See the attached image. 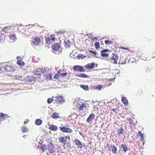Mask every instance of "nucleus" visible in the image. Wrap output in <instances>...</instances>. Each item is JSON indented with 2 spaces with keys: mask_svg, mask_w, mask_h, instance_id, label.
I'll list each match as a JSON object with an SVG mask.
<instances>
[{
  "mask_svg": "<svg viewBox=\"0 0 155 155\" xmlns=\"http://www.w3.org/2000/svg\"><path fill=\"white\" fill-rule=\"evenodd\" d=\"M120 48L122 49L126 50H127L129 51V49L128 48H127V47L125 48V47H121Z\"/></svg>",
  "mask_w": 155,
  "mask_h": 155,
  "instance_id": "de8ad7c7",
  "label": "nucleus"
},
{
  "mask_svg": "<svg viewBox=\"0 0 155 155\" xmlns=\"http://www.w3.org/2000/svg\"><path fill=\"white\" fill-rule=\"evenodd\" d=\"M101 87L99 89H98L99 90H100L101 89Z\"/></svg>",
  "mask_w": 155,
  "mask_h": 155,
  "instance_id": "6e6d98bb",
  "label": "nucleus"
},
{
  "mask_svg": "<svg viewBox=\"0 0 155 155\" xmlns=\"http://www.w3.org/2000/svg\"><path fill=\"white\" fill-rule=\"evenodd\" d=\"M45 76L47 77V78L52 79L51 74H45Z\"/></svg>",
  "mask_w": 155,
  "mask_h": 155,
  "instance_id": "58836bf2",
  "label": "nucleus"
},
{
  "mask_svg": "<svg viewBox=\"0 0 155 155\" xmlns=\"http://www.w3.org/2000/svg\"><path fill=\"white\" fill-rule=\"evenodd\" d=\"M52 52L54 54H59L62 52V48L58 43L54 44L52 47Z\"/></svg>",
  "mask_w": 155,
  "mask_h": 155,
  "instance_id": "f257e3e1",
  "label": "nucleus"
},
{
  "mask_svg": "<svg viewBox=\"0 0 155 155\" xmlns=\"http://www.w3.org/2000/svg\"><path fill=\"white\" fill-rule=\"evenodd\" d=\"M81 57L82 58H85L86 57V56L83 55V54H81Z\"/></svg>",
  "mask_w": 155,
  "mask_h": 155,
  "instance_id": "8fccbe9b",
  "label": "nucleus"
},
{
  "mask_svg": "<svg viewBox=\"0 0 155 155\" xmlns=\"http://www.w3.org/2000/svg\"><path fill=\"white\" fill-rule=\"evenodd\" d=\"M73 142L75 146L80 148H82L84 146V144L83 145L82 143L79 140L76 138L75 139Z\"/></svg>",
  "mask_w": 155,
  "mask_h": 155,
  "instance_id": "6e6552de",
  "label": "nucleus"
},
{
  "mask_svg": "<svg viewBox=\"0 0 155 155\" xmlns=\"http://www.w3.org/2000/svg\"><path fill=\"white\" fill-rule=\"evenodd\" d=\"M65 32V31L64 30L62 31L61 30V31H59L58 32H57L58 35H63L64 34Z\"/></svg>",
  "mask_w": 155,
  "mask_h": 155,
  "instance_id": "a19ab883",
  "label": "nucleus"
},
{
  "mask_svg": "<svg viewBox=\"0 0 155 155\" xmlns=\"http://www.w3.org/2000/svg\"><path fill=\"white\" fill-rule=\"evenodd\" d=\"M58 127L54 125H50L49 126V129L52 131H56L58 129Z\"/></svg>",
  "mask_w": 155,
  "mask_h": 155,
  "instance_id": "aec40b11",
  "label": "nucleus"
},
{
  "mask_svg": "<svg viewBox=\"0 0 155 155\" xmlns=\"http://www.w3.org/2000/svg\"><path fill=\"white\" fill-rule=\"evenodd\" d=\"M104 42L105 44L107 45L112 44L113 43V41H109L108 40L105 41Z\"/></svg>",
  "mask_w": 155,
  "mask_h": 155,
  "instance_id": "4c0bfd02",
  "label": "nucleus"
},
{
  "mask_svg": "<svg viewBox=\"0 0 155 155\" xmlns=\"http://www.w3.org/2000/svg\"><path fill=\"white\" fill-rule=\"evenodd\" d=\"M110 108V110H111V108Z\"/></svg>",
  "mask_w": 155,
  "mask_h": 155,
  "instance_id": "052dcab7",
  "label": "nucleus"
},
{
  "mask_svg": "<svg viewBox=\"0 0 155 155\" xmlns=\"http://www.w3.org/2000/svg\"><path fill=\"white\" fill-rule=\"evenodd\" d=\"M86 107V104L84 103H83L81 104L79 107L78 109L80 110H83V109Z\"/></svg>",
  "mask_w": 155,
  "mask_h": 155,
  "instance_id": "c85d7f7f",
  "label": "nucleus"
},
{
  "mask_svg": "<svg viewBox=\"0 0 155 155\" xmlns=\"http://www.w3.org/2000/svg\"><path fill=\"white\" fill-rule=\"evenodd\" d=\"M58 74L60 75V77H62L67 75V73L64 69L59 70L58 71Z\"/></svg>",
  "mask_w": 155,
  "mask_h": 155,
  "instance_id": "f3484780",
  "label": "nucleus"
},
{
  "mask_svg": "<svg viewBox=\"0 0 155 155\" xmlns=\"http://www.w3.org/2000/svg\"><path fill=\"white\" fill-rule=\"evenodd\" d=\"M109 52L108 49H104L101 51V54L103 57H108L109 54L107 52Z\"/></svg>",
  "mask_w": 155,
  "mask_h": 155,
  "instance_id": "1a4fd4ad",
  "label": "nucleus"
},
{
  "mask_svg": "<svg viewBox=\"0 0 155 155\" xmlns=\"http://www.w3.org/2000/svg\"><path fill=\"white\" fill-rule=\"evenodd\" d=\"M112 110L113 111V112H115L116 111V109L113 108L112 109Z\"/></svg>",
  "mask_w": 155,
  "mask_h": 155,
  "instance_id": "3c124183",
  "label": "nucleus"
},
{
  "mask_svg": "<svg viewBox=\"0 0 155 155\" xmlns=\"http://www.w3.org/2000/svg\"><path fill=\"white\" fill-rule=\"evenodd\" d=\"M54 99L52 98H49L47 100V102L48 104H51L53 101Z\"/></svg>",
  "mask_w": 155,
  "mask_h": 155,
  "instance_id": "c03bdc74",
  "label": "nucleus"
},
{
  "mask_svg": "<svg viewBox=\"0 0 155 155\" xmlns=\"http://www.w3.org/2000/svg\"><path fill=\"white\" fill-rule=\"evenodd\" d=\"M73 70L75 71H80V72H84L85 69L83 67L79 65H76L74 66L73 68Z\"/></svg>",
  "mask_w": 155,
  "mask_h": 155,
  "instance_id": "9d476101",
  "label": "nucleus"
},
{
  "mask_svg": "<svg viewBox=\"0 0 155 155\" xmlns=\"http://www.w3.org/2000/svg\"><path fill=\"white\" fill-rule=\"evenodd\" d=\"M103 42H102L101 43V44H103Z\"/></svg>",
  "mask_w": 155,
  "mask_h": 155,
  "instance_id": "bf43d9fd",
  "label": "nucleus"
},
{
  "mask_svg": "<svg viewBox=\"0 0 155 155\" xmlns=\"http://www.w3.org/2000/svg\"><path fill=\"white\" fill-rule=\"evenodd\" d=\"M33 78V77H30V78Z\"/></svg>",
  "mask_w": 155,
  "mask_h": 155,
  "instance_id": "13d9d810",
  "label": "nucleus"
},
{
  "mask_svg": "<svg viewBox=\"0 0 155 155\" xmlns=\"http://www.w3.org/2000/svg\"><path fill=\"white\" fill-rule=\"evenodd\" d=\"M21 129L22 132L23 133L27 132L28 131V128L25 126H22L21 127Z\"/></svg>",
  "mask_w": 155,
  "mask_h": 155,
  "instance_id": "c756f323",
  "label": "nucleus"
},
{
  "mask_svg": "<svg viewBox=\"0 0 155 155\" xmlns=\"http://www.w3.org/2000/svg\"><path fill=\"white\" fill-rule=\"evenodd\" d=\"M42 121L40 119H37L35 121V124L37 125H40L42 123Z\"/></svg>",
  "mask_w": 155,
  "mask_h": 155,
  "instance_id": "cd10ccee",
  "label": "nucleus"
},
{
  "mask_svg": "<svg viewBox=\"0 0 155 155\" xmlns=\"http://www.w3.org/2000/svg\"><path fill=\"white\" fill-rule=\"evenodd\" d=\"M54 103L61 104L64 103L65 101L62 96H57L55 97Z\"/></svg>",
  "mask_w": 155,
  "mask_h": 155,
  "instance_id": "20e7f679",
  "label": "nucleus"
},
{
  "mask_svg": "<svg viewBox=\"0 0 155 155\" xmlns=\"http://www.w3.org/2000/svg\"><path fill=\"white\" fill-rule=\"evenodd\" d=\"M48 150L49 153H52L55 152V148L54 144L52 143H49L48 146Z\"/></svg>",
  "mask_w": 155,
  "mask_h": 155,
  "instance_id": "39448f33",
  "label": "nucleus"
},
{
  "mask_svg": "<svg viewBox=\"0 0 155 155\" xmlns=\"http://www.w3.org/2000/svg\"><path fill=\"white\" fill-rule=\"evenodd\" d=\"M71 44V43L69 40H68L67 41H65L64 43V46L66 48H69Z\"/></svg>",
  "mask_w": 155,
  "mask_h": 155,
  "instance_id": "412c9836",
  "label": "nucleus"
},
{
  "mask_svg": "<svg viewBox=\"0 0 155 155\" xmlns=\"http://www.w3.org/2000/svg\"><path fill=\"white\" fill-rule=\"evenodd\" d=\"M81 87L85 91H88L89 90L88 87L87 85H81Z\"/></svg>",
  "mask_w": 155,
  "mask_h": 155,
  "instance_id": "f704fd0d",
  "label": "nucleus"
},
{
  "mask_svg": "<svg viewBox=\"0 0 155 155\" xmlns=\"http://www.w3.org/2000/svg\"><path fill=\"white\" fill-rule=\"evenodd\" d=\"M49 70L47 68H38L35 69L33 71V73L35 75H41L47 72L46 70Z\"/></svg>",
  "mask_w": 155,
  "mask_h": 155,
  "instance_id": "7ed1b4c3",
  "label": "nucleus"
},
{
  "mask_svg": "<svg viewBox=\"0 0 155 155\" xmlns=\"http://www.w3.org/2000/svg\"><path fill=\"white\" fill-rule=\"evenodd\" d=\"M100 43L98 42H96L94 43V46L96 49L99 48H100Z\"/></svg>",
  "mask_w": 155,
  "mask_h": 155,
  "instance_id": "e433bc0d",
  "label": "nucleus"
},
{
  "mask_svg": "<svg viewBox=\"0 0 155 155\" xmlns=\"http://www.w3.org/2000/svg\"><path fill=\"white\" fill-rule=\"evenodd\" d=\"M97 38L96 37H95L93 38L94 40H97Z\"/></svg>",
  "mask_w": 155,
  "mask_h": 155,
  "instance_id": "603ef678",
  "label": "nucleus"
},
{
  "mask_svg": "<svg viewBox=\"0 0 155 155\" xmlns=\"http://www.w3.org/2000/svg\"><path fill=\"white\" fill-rule=\"evenodd\" d=\"M40 149L43 152H45V150H46L47 149L46 146L45 144H43L41 147Z\"/></svg>",
  "mask_w": 155,
  "mask_h": 155,
  "instance_id": "473e14b6",
  "label": "nucleus"
},
{
  "mask_svg": "<svg viewBox=\"0 0 155 155\" xmlns=\"http://www.w3.org/2000/svg\"><path fill=\"white\" fill-rule=\"evenodd\" d=\"M59 77H60V75L59 74H58V72L57 74H56L54 77V78L55 79H59Z\"/></svg>",
  "mask_w": 155,
  "mask_h": 155,
  "instance_id": "37998d69",
  "label": "nucleus"
},
{
  "mask_svg": "<svg viewBox=\"0 0 155 155\" xmlns=\"http://www.w3.org/2000/svg\"><path fill=\"white\" fill-rule=\"evenodd\" d=\"M59 142L65 145V143H66V139H65L64 137H61L59 138Z\"/></svg>",
  "mask_w": 155,
  "mask_h": 155,
  "instance_id": "393cba45",
  "label": "nucleus"
},
{
  "mask_svg": "<svg viewBox=\"0 0 155 155\" xmlns=\"http://www.w3.org/2000/svg\"><path fill=\"white\" fill-rule=\"evenodd\" d=\"M46 43L48 44H50L51 41L49 38H48L46 39Z\"/></svg>",
  "mask_w": 155,
  "mask_h": 155,
  "instance_id": "79ce46f5",
  "label": "nucleus"
},
{
  "mask_svg": "<svg viewBox=\"0 0 155 155\" xmlns=\"http://www.w3.org/2000/svg\"><path fill=\"white\" fill-rule=\"evenodd\" d=\"M95 115L94 114H91L86 120V121L88 123L92 122V121L94 118Z\"/></svg>",
  "mask_w": 155,
  "mask_h": 155,
  "instance_id": "dca6fc26",
  "label": "nucleus"
},
{
  "mask_svg": "<svg viewBox=\"0 0 155 155\" xmlns=\"http://www.w3.org/2000/svg\"><path fill=\"white\" fill-rule=\"evenodd\" d=\"M33 29L32 27L28 28H25V33L26 34L29 35L32 32H33Z\"/></svg>",
  "mask_w": 155,
  "mask_h": 155,
  "instance_id": "a211bd4d",
  "label": "nucleus"
},
{
  "mask_svg": "<svg viewBox=\"0 0 155 155\" xmlns=\"http://www.w3.org/2000/svg\"><path fill=\"white\" fill-rule=\"evenodd\" d=\"M19 56H18L17 57V59H18V57H19Z\"/></svg>",
  "mask_w": 155,
  "mask_h": 155,
  "instance_id": "4d7b16f0",
  "label": "nucleus"
},
{
  "mask_svg": "<svg viewBox=\"0 0 155 155\" xmlns=\"http://www.w3.org/2000/svg\"><path fill=\"white\" fill-rule=\"evenodd\" d=\"M51 117L54 119H57L59 117L58 113L54 112L51 115Z\"/></svg>",
  "mask_w": 155,
  "mask_h": 155,
  "instance_id": "a878e982",
  "label": "nucleus"
},
{
  "mask_svg": "<svg viewBox=\"0 0 155 155\" xmlns=\"http://www.w3.org/2000/svg\"><path fill=\"white\" fill-rule=\"evenodd\" d=\"M32 40L31 41V44L34 46L39 45L41 42L40 38L37 37H35L33 38H32Z\"/></svg>",
  "mask_w": 155,
  "mask_h": 155,
  "instance_id": "0eeeda50",
  "label": "nucleus"
},
{
  "mask_svg": "<svg viewBox=\"0 0 155 155\" xmlns=\"http://www.w3.org/2000/svg\"><path fill=\"white\" fill-rule=\"evenodd\" d=\"M65 139H66V140L67 139H68L69 140H70V137L69 136H66L65 137H64Z\"/></svg>",
  "mask_w": 155,
  "mask_h": 155,
  "instance_id": "09e8293b",
  "label": "nucleus"
},
{
  "mask_svg": "<svg viewBox=\"0 0 155 155\" xmlns=\"http://www.w3.org/2000/svg\"><path fill=\"white\" fill-rule=\"evenodd\" d=\"M121 147H122L123 151L124 152H126L127 151L128 149V148L127 147V145L125 144H121Z\"/></svg>",
  "mask_w": 155,
  "mask_h": 155,
  "instance_id": "b1692460",
  "label": "nucleus"
},
{
  "mask_svg": "<svg viewBox=\"0 0 155 155\" xmlns=\"http://www.w3.org/2000/svg\"><path fill=\"white\" fill-rule=\"evenodd\" d=\"M55 36V35H54V34H53V35H51V39L52 40V41H54V40H55V38L54 37V36Z\"/></svg>",
  "mask_w": 155,
  "mask_h": 155,
  "instance_id": "49530a36",
  "label": "nucleus"
},
{
  "mask_svg": "<svg viewBox=\"0 0 155 155\" xmlns=\"http://www.w3.org/2000/svg\"><path fill=\"white\" fill-rule=\"evenodd\" d=\"M118 57L116 53H113L111 57H110L109 59L111 62L114 64H117V61L118 60Z\"/></svg>",
  "mask_w": 155,
  "mask_h": 155,
  "instance_id": "423d86ee",
  "label": "nucleus"
},
{
  "mask_svg": "<svg viewBox=\"0 0 155 155\" xmlns=\"http://www.w3.org/2000/svg\"><path fill=\"white\" fill-rule=\"evenodd\" d=\"M28 123V122H27L26 121H24V124H27Z\"/></svg>",
  "mask_w": 155,
  "mask_h": 155,
  "instance_id": "864d4df0",
  "label": "nucleus"
},
{
  "mask_svg": "<svg viewBox=\"0 0 155 155\" xmlns=\"http://www.w3.org/2000/svg\"><path fill=\"white\" fill-rule=\"evenodd\" d=\"M10 117L8 116L7 114H4L1 113H0V123L2 121L5 120L7 118L9 117Z\"/></svg>",
  "mask_w": 155,
  "mask_h": 155,
  "instance_id": "4468645a",
  "label": "nucleus"
},
{
  "mask_svg": "<svg viewBox=\"0 0 155 155\" xmlns=\"http://www.w3.org/2000/svg\"><path fill=\"white\" fill-rule=\"evenodd\" d=\"M18 30L19 33H23L25 32V28L24 25H18Z\"/></svg>",
  "mask_w": 155,
  "mask_h": 155,
  "instance_id": "2eb2a0df",
  "label": "nucleus"
},
{
  "mask_svg": "<svg viewBox=\"0 0 155 155\" xmlns=\"http://www.w3.org/2000/svg\"><path fill=\"white\" fill-rule=\"evenodd\" d=\"M4 38V34H2L0 35V43L2 42L3 40V38Z\"/></svg>",
  "mask_w": 155,
  "mask_h": 155,
  "instance_id": "ea45409f",
  "label": "nucleus"
},
{
  "mask_svg": "<svg viewBox=\"0 0 155 155\" xmlns=\"http://www.w3.org/2000/svg\"><path fill=\"white\" fill-rule=\"evenodd\" d=\"M111 147H112V153L114 154H116L117 151V147L114 145H111Z\"/></svg>",
  "mask_w": 155,
  "mask_h": 155,
  "instance_id": "4be33fe9",
  "label": "nucleus"
},
{
  "mask_svg": "<svg viewBox=\"0 0 155 155\" xmlns=\"http://www.w3.org/2000/svg\"><path fill=\"white\" fill-rule=\"evenodd\" d=\"M10 29V27H6L5 28H4L3 29V31H5L6 33L7 32H9L8 31Z\"/></svg>",
  "mask_w": 155,
  "mask_h": 155,
  "instance_id": "c9c22d12",
  "label": "nucleus"
},
{
  "mask_svg": "<svg viewBox=\"0 0 155 155\" xmlns=\"http://www.w3.org/2000/svg\"><path fill=\"white\" fill-rule=\"evenodd\" d=\"M0 69L2 71L4 72H13L15 70L14 67L9 65H7L4 67H1Z\"/></svg>",
  "mask_w": 155,
  "mask_h": 155,
  "instance_id": "f03ea898",
  "label": "nucleus"
},
{
  "mask_svg": "<svg viewBox=\"0 0 155 155\" xmlns=\"http://www.w3.org/2000/svg\"><path fill=\"white\" fill-rule=\"evenodd\" d=\"M127 60L126 58L123 57H121L120 58L119 61V64H124L126 63Z\"/></svg>",
  "mask_w": 155,
  "mask_h": 155,
  "instance_id": "6ab92c4d",
  "label": "nucleus"
},
{
  "mask_svg": "<svg viewBox=\"0 0 155 155\" xmlns=\"http://www.w3.org/2000/svg\"><path fill=\"white\" fill-rule=\"evenodd\" d=\"M128 120L130 121H132V120L130 118V117H129L128 118Z\"/></svg>",
  "mask_w": 155,
  "mask_h": 155,
  "instance_id": "5fc2aeb1",
  "label": "nucleus"
},
{
  "mask_svg": "<svg viewBox=\"0 0 155 155\" xmlns=\"http://www.w3.org/2000/svg\"><path fill=\"white\" fill-rule=\"evenodd\" d=\"M17 64L18 65L21 66H24L25 65V63L21 60H18Z\"/></svg>",
  "mask_w": 155,
  "mask_h": 155,
  "instance_id": "bb28decb",
  "label": "nucleus"
},
{
  "mask_svg": "<svg viewBox=\"0 0 155 155\" xmlns=\"http://www.w3.org/2000/svg\"><path fill=\"white\" fill-rule=\"evenodd\" d=\"M16 40V36L15 34H11L9 35V40L10 42L12 43Z\"/></svg>",
  "mask_w": 155,
  "mask_h": 155,
  "instance_id": "ddd939ff",
  "label": "nucleus"
},
{
  "mask_svg": "<svg viewBox=\"0 0 155 155\" xmlns=\"http://www.w3.org/2000/svg\"><path fill=\"white\" fill-rule=\"evenodd\" d=\"M89 51L90 53L92 54L94 56H95L97 54V52L95 51H93L91 50H89Z\"/></svg>",
  "mask_w": 155,
  "mask_h": 155,
  "instance_id": "a18cd8bd",
  "label": "nucleus"
},
{
  "mask_svg": "<svg viewBox=\"0 0 155 155\" xmlns=\"http://www.w3.org/2000/svg\"><path fill=\"white\" fill-rule=\"evenodd\" d=\"M124 131V130L122 127L119 129L117 130V132H118V134L119 136L121 134H122Z\"/></svg>",
  "mask_w": 155,
  "mask_h": 155,
  "instance_id": "7c9ffc66",
  "label": "nucleus"
},
{
  "mask_svg": "<svg viewBox=\"0 0 155 155\" xmlns=\"http://www.w3.org/2000/svg\"><path fill=\"white\" fill-rule=\"evenodd\" d=\"M121 100L122 103L124 104L127 105L128 104V102L127 98L124 97H122Z\"/></svg>",
  "mask_w": 155,
  "mask_h": 155,
  "instance_id": "5701e85b",
  "label": "nucleus"
},
{
  "mask_svg": "<svg viewBox=\"0 0 155 155\" xmlns=\"http://www.w3.org/2000/svg\"><path fill=\"white\" fill-rule=\"evenodd\" d=\"M95 64L94 62L88 63L85 66V68L88 70H91L95 66Z\"/></svg>",
  "mask_w": 155,
  "mask_h": 155,
  "instance_id": "f8f14e48",
  "label": "nucleus"
},
{
  "mask_svg": "<svg viewBox=\"0 0 155 155\" xmlns=\"http://www.w3.org/2000/svg\"><path fill=\"white\" fill-rule=\"evenodd\" d=\"M77 76L79 77L86 78L88 77V76L84 74H81L78 75Z\"/></svg>",
  "mask_w": 155,
  "mask_h": 155,
  "instance_id": "72a5a7b5",
  "label": "nucleus"
},
{
  "mask_svg": "<svg viewBox=\"0 0 155 155\" xmlns=\"http://www.w3.org/2000/svg\"><path fill=\"white\" fill-rule=\"evenodd\" d=\"M59 128L63 132L70 133L72 132L73 131L72 130L67 127H59Z\"/></svg>",
  "mask_w": 155,
  "mask_h": 155,
  "instance_id": "9b49d317",
  "label": "nucleus"
},
{
  "mask_svg": "<svg viewBox=\"0 0 155 155\" xmlns=\"http://www.w3.org/2000/svg\"><path fill=\"white\" fill-rule=\"evenodd\" d=\"M138 135L140 136L141 137V141H143L144 140V134L142 133L140 131H138Z\"/></svg>",
  "mask_w": 155,
  "mask_h": 155,
  "instance_id": "2f4dec72",
  "label": "nucleus"
}]
</instances>
